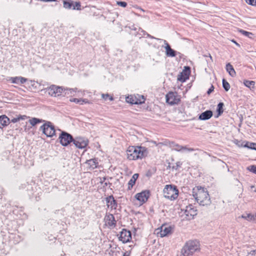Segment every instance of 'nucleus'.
<instances>
[{
    "label": "nucleus",
    "instance_id": "1",
    "mask_svg": "<svg viewBox=\"0 0 256 256\" xmlns=\"http://www.w3.org/2000/svg\"><path fill=\"white\" fill-rule=\"evenodd\" d=\"M192 196L200 206H208L211 204L208 190L204 188L198 186L194 188Z\"/></svg>",
    "mask_w": 256,
    "mask_h": 256
},
{
    "label": "nucleus",
    "instance_id": "2",
    "mask_svg": "<svg viewBox=\"0 0 256 256\" xmlns=\"http://www.w3.org/2000/svg\"><path fill=\"white\" fill-rule=\"evenodd\" d=\"M126 154L129 160H136L146 156L147 150L145 147L130 146L126 150Z\"/></svg>",
    "mask_w": 256,
    "mask_h": 256
},
{
    "label": "nucleus",
    "instance_id": "3",
    "mask_svg": "<svg viewBox=\"0 0 256 256\" xmlns=\"http://www.w3.org/2000/svg\"><path fill=\"white\" fill-rule=\"evenodd\" d=\"M199 243L196 240H189L182 250V254L183 256L192 255L194 252L199 250Z\"/></svg>",
    "mask_w": 256,
    "mask_h": 256
},
{
    "label": "nucleus",
    "instance_id": "4",
    "mask_svg": "<svg viewBox=\"0 0 256 256\" xmlns=\"http://www.w3.org/2000/svg\"><path fill=\"white\" fill-rule=\"evenodd\" d=\"M163 192L164 196L170 200H176L178 195V190L176 187L171 184L166 185Z\"/></svg>",
    "mask_w": 256,
    "mask_h": 256
},
{
    "label": "nucleus",
    "instance_id": "5",
    "mask_svg": "<svg viewBox=\"0 0 256 256\" xmlns=\"http://www.w3.org/2000/svg\"><path fill=\"white\" fill-rule=\"evenodd\" d=\"M40 130L47 137L52 138L56 135L54 126L50 122H46L40 127Z\"/></svg>",
    "mask_w": 256,
    "mask_h": 256
},
{
    "label": "nucleus",
    "instance_id": "6",
    "mask_svg": "<svg viewBox=\"0 0 256 256\" xmlns=\"http://www.w3.org/2000/svg\"><path fill=\"white\" fill-rule=\"evenodd\" d=\"M58 138L60 144L64 146H68L74 140L72 136L66 132H62L60 134Z\"/></svg>",
    "mask_w": 256,
    "mask_h": 256
},
{
    "label": "nucleus",
    "instance_id": "7",
    "mask_svg": "<svg viewBox=\"0 0 256 256\" xmlns=\"http://www.w3.org/2000/svg\"><path fill=\"white\" fill-rule=\"evenodd\" d=\"M46 90L49 95L52 96L56 97V96H59L62 94L64 88L52 84L48 88H46Z\"/></svg>",
    "mask_w": 256,
    "mask_h": 256
},
{
    "label": "nucleus",
    "instance_id": "8",
    "mask_svg": "<svg viewBox=\"0 0 256 256\" xmlns=\"http://www.w3.org/2000/svg\"><path fill=\"white\" fill-rule=\"evenodd\" d=\"M184 214L187 220H190L194 218V216L197 214V210L192 204H189L186 207L184 211Z\"/></svg>",
    "mask_w": 256,
    "mask_h": 256
},
{
    "label": "nucleus",
    "instance_id": "9",
    "mask_svg": "<svg viewBox=\"0 0 256 256\" xmlns=\"http://www.w3.org/2000/svg\"><path fill=\"white\" fill-rule=\"evenodd\" d=\"M166 102L170 105L178 104L180 102V98L176 92H169L166 95Z\"/></svg>",
    "mask_w": 256,
    "mask_h": 256
},
{
    "label": "nucleus",
    "instance_id": "10",
    "mask_svg": "<svg viewBox=\"0 0 256 256\" xmlns=\"http://www.w3.org/2000/svg\"><path fill=\"white\" fill-rule=\"evenodd\" d=\"M169 147L172 148V150H176L179 152H182L184 150L188 151V152H194L195 150L193 148H188L186 146H180L174 142H171L169 143Z\"/></svg>",
    "mask_w": 256,
    "mask_h": 256
},
{
    "label": "nucleus",
    "instance_id": "11",
    "mask_svg": "<svg viewBox=\"0 0 256 256\" xmlns=\"http://www.w3.org/2000/svg\"><path fill=\"white\" fill-rule=\"evenodd\" d=\"M72 142L76 148L80 149L85 148L88 143V140L82 137H76L74 138Z\"/></svg>",
    "mask_w": 256,
    "mask_h": 256
},
{
    "label": "nucleus",
    "instance_id": "12",
    "mask_svg": "<svg viewBox=\"0 0 256 256\" xmlns=\"http://www.w3.org/2000/svg\"><path fill=\"white\" fill-rule=\"evenodd\" d=\"M132 234L130 232L124 228L122 229L118 237L119 240L123 243H126L130 242Z\"/></svg>",
    "mask_w": 256,
    "mask_h": 256
},
{
    "label": "nucleus",
    "instance_id": "13",
    "mask_svg": "<svg viewBox=\"0 0 256 256\" xmlns=\"http://www.w3.org/2000/svg\"><path fill=\"white\" fill-rule=\"evenodd\" d=\"M162 41L164 42V44L165 45L164 48L166 50V54L167 56L174 57L178 54H180V52H177L176 51L172 49L166 40H163Z\"/></svg>",
    "mask_w": 256,
    "mask_h": 256
},
{
    "label": "nucleus",
    "instance_id": "14",
    "mask_svg": "<svg viewBox=\"0 0 256 256\" xmlns=\"http://www.w3.org/2000/svg\"><path fill=\"white\" fill-rule=\"evenodd\" d=\"M150 197L149 190H144L141 192L138 193L135 196V198L142 204L146 202Z\"/></svg>",
    "mask_w": 256,
    "mask_h": 256
},
{
    "label": "nucleus",
    "instance_id": "15",
    "mask_svg": "<svg viewBox=\"0 0 256 256\" xmlns=\"http://www.w3.org/2000/svg\"><path fill=\"white\" fill-rule=\"evenodd\" d=\"M104 220L106 224L110 228H114L116 226V221L112 214H106Z\"/></svg>",
    "mask_w": 256,
    "mask_h": 256
},
{
    "label": "nucleus",
    "instance_id": "16",
    "mask_svg": "<svg viewBox=\"0 0 256 256\" xmlns=\"http://www.w3.org/2000/svg\"><path fill=\"white\" fill-rule=\"evenodd\" d=\"M190 72V68L189 66H184V69L178 76V80L182 82H184L186 80L188 79Z\"/></svg>",
    "mask_w": 256,
    "mask_h": 256
},
{
    "label": "nucleus",
    "instance_id": "17",
    "mask_svg": "<svg viewBox=\"0 0 256 256\" xmlns=\"http://www.w3.org/2000/svg\"><path fill=\"white\" fill-rule=\"evenodd\" d=\"M106 202L108 208L110 207L111 209L114 210L116 208L117 202L112 195L106 197Z\"/></svg>",
    "mask_w": 256,
    "mask_h": 256
},
{
    "label": "nucleus",
    "instance_id": "18",
    "mask_svg": "<svg viewBox=\"0 0 256 256\" xmlns=\"http://www.w3.org/2000/svg\"><path fill=\"white\" fill-rule=\"evenodd\" d=\"M172 228L171 226H167L164 225H162L160 228V230L159 232V234L160 237H164L168 236V234L171 233Z\"/></svg>",
    "mask_w": 256,
    "mask_h": 256
},
{
    "label": "nucleus",
    "instance_id": "19",
    "mask_svg": "<svg viewBox=\"0 0 256 256\" xmlns=\"http://www.w3.org/2000/svg\"><path fill=\"white\" fill-rule=\"evenodd\" d=\"M212 112L207 110L199 115L198 119L202 120H206L210 118L212 116Z\"/></svg>",
    "mask_w": 256,
    "mask_h": 256
},
{
    "label": "nucleus",
    "instance_id": "20",
    "mask_svg": "<svg viewBox=\"0 0 256 256\" xmlns=\"http://www.w3.org/2000/svg\"><path fill=\"white\" fill-rule=\"evenodd\" d=\"M86 162L90 166L91 170L96 168L98 166V160L96 158L87 160Z\"/></svg>",
    "mask_w": 256,
    "mask_h": 256
},
{
    "label": "nucleus",
    "instance_id": "21",
    "mask_svg": "<svg viewBox=\"0 0 256 256\" xmlns=\"http://www.w3.org/2000/svg\"><path fill=\"white\" fill-rule=\"evenodd\" d=\"M12 82L16 84H23L27 80V79L22 76H16L11 78Z\"/></svg>",
    "mask_w": 256,
    "mask_h": 256
},
{
    "label": "nucleus",
    "instance_id": "22",
    "mask_svg": "<svg viewBox=\"0 0 256 256\" xmlns=\"http://www.w3.org/2000/svg\"><path fill=\"white\" fill-rule=\"evenodd\" d=\"M10 122L9 118L5 115L0 116V128L6 126Z\"/></svg>",
    "mask_w": 256,
    "mask_h": 256
},
{
    "label": "nucleus",
    "instance_id": "23",
    "mask_svg": "<svg viewBox=\"0 0 256 256\" xmlns=\"http://www.w3.org/2000/svg\"><path fill=\"white\" fill-rule=\"evenodd\" d=\"M138 174H134L128 182V190H130L136 184V181L138 178Z\"/></svg>",
    "mask_w": 256,
    "mask_h": 256
},
{
    "label": "nucleus",
    "instance_id": "24",
    "mask_svg": "<svg viewBox=\"0 0 256 256\" xmlns=\"http://www.w3.org/2000/svg\"><path fill=\"white\" fill-rule=\"evenodd\" d=\"M241 217L248 221L254 222L256 223V214H242Z\"/></svg>",
    "mask_w": 256,
    "mask_h": 256
},
{
    "label": "nucleus",
    "instance_id": "25",
    "mask_svg": "<svg viewBox=\"0 0 256 256\" xmlns=\"http://www.w3.org/2000/svg\"><path fill=\"white\" fill-rule=\"evenodd\" d=\"M226 71L228 72L229 74L231 76L234 77L236 76L235 70H234L232 66L230 63H228L226 64Z\"/></svg>",
    "mask_w": 256,
    "mask_h": 256
},
{
    "label": "nucleus",
    "instance_id": "26",
    "mask_svg": "<svg viewBox=\"0 0 256 256\" xmlns=\"http://www.w3.org/2000/svg\"><path fill=\"white\" fill-rule=\"evenodd\" d=\"M63 7L68 10H72L74 2L72 0H63Z\"/></svg>",
    "mask_w": 256,
    "mask_h": 256
},
{
    "label": "nucleus",
    "instance_id": "27",
    "mask_svg": "<svg viewBox=\"0 0 256 256\" xmlns=\"http://www.w3.org/2000/svg\"><path fill=\"white\" fill-rule=\"evenodd\" d=\"M77 88H64L62 93L64 96H72L74 94V93L76 92Z\"/></svg>",
    "mask_w": 256,
    "mask_h": 256
},
{
    "label": "nucleus",
    "instance_id": "28",
    "mask_svg": "<svg viewBox=\"0 0 256 256\" xmlns=\"http://www.w3.org/2000/svg\"><path fill=\"white\" fill-rule=\"evenodd\" d=\"M44 122V120H43L42 119L36 118H32L31 119H30L29 120V122L32 126H34L36 124Z\"/></svg>",
    "mask_w": 256,
    "mask_h": 256
},
{
    "label": "nucleus",
    "instance_id": "29",
    "mask_svg": "<svg viewBox=\"0 0 256 256\" xmlns=\"http://www.w3.org/2000/svg\"><path fill=\"white\" fill-rule=\"evenodd\" d=\"M224 106V104L222 102H220L218 104V107L216 109V112H218V117L219 116H220L224 112L223 108Z\"/></svg>",
    "mask_w": 256,
    "mask_h": 256
},
{
    "label": "nucleus",
    "instance_id": "30",
    "mask_svg": "<svg viewBox=\"0 0 256 256\" xmlns=\"http://www.w3.org/2000/svg\"><path fill=\"white\" fill-rule=\"evenodd\" d=\"M142 99H143V101L142 102V101L138 102V100H135L133 98H129L128 96L126 98V100L128 102H130V103L132 104H142V102H144V96H142Z\"/></svg>",
    "mask_w": 256,
    "mask_h": 256
},
{
    "label": "nucleus",
    "instance_id": "31",
    "mask_svg": "<svg viewBox=\"0 0 256 256\" xmlns=\"http://www.w3.org/2000/svg\"><path fill=\"white\" fill-rule=\"evenodd\" d=\"M244 84L246 86L252 89L254 88L255 82L252 80H244Z\"/></svg>",
    "mask_w": 256,
    "mask_h": 256
},
{
    "label": "nucleus",
    "instance_id": "32",
    "mask_svg": "<svg viewBox=\"0 0 256 256\" xmlns=\"http://www.w3.org/2000/svg\"><path fill=\"white\" fill-rule=\"evenodd\" d=\"M222 87L224 90L228 92L230 88V84L224 78L222 79Z\"/></svg>",
    "mask_w": 256,
    "mask_h": 256
},
{
    "label": "nucleus",
    "instance_id": "33",
    "mask_svg": "<svg viewBox=\"0 0 256 256\" xmlns=\"http://www.w3.org/2000/svg\"><path fill=\"white\" fill-rule=\"evenodd\" d=\"M244 147L250 149L256 150V143L247 142L244 145Z\"/></svg>",
    "mask_w": 256,
    "mask_h": 256
},
{
    "label": "nucleus",
    "instance_id": "34",
    "mask_svg": "<svg viewBox=\"0 0 256 256\" xmlns=\"http://www.w3.org/2000/svg\"><path fill=\"white\" fill-rule=\"evenodd\" d=\"M80 7H81L80 2H74L72 10H81Z\"/></svg>",
    "mask_w": 256,
    "mask_h": 256
},
{
    "label": "nucleus",
    "instance_id": "35",
    "mask_svg": "<svg viewBox=\"0 0 256 256\" xmlns=\"http://www.w3.org/2000/svg\"><path fill=\"white\" fill-rule=\"evenodd\" d=\"M240 32L241 34H242L243 35H244L247 37L250 38H252L251 37L252 36H253V34L252 32L244 30H240Z\"/></svg>",
    "mask_w": 256,
    "mask_h": 256
},
{
    "label": "nucleus",
    "instance_id": "36",
    "mask_svg": "<svg viewBox=\"0 0 256 256\" xmlns=\"http://www.w3.org/2000/svg\"><path fill=\"white\" fill-rule=\"evenodd\" d=\"M102 98L105 100H108V99L110 100V101H112L114 100V98L112 96H110L108 94H102Z\"/></svg>",
    "mask_w": 256,
    "mask_h": 256
},
{
    "label": "nucleus",
    "instance_id": "37",
    "mask_svg": "<svg viewBox=\"0 0 256 256\" xmlns=\"http://www.w3.org/2000/svg\"><path fill=\"white\" fill-rule=\"evenodd\" d=\"M247 170L252 172L254 174H256V166L251 165L247 168Z\"/></svg>",
    "mask_w": 256,
    "mask_h": 256
},
{
    "label": "nucleus",
    "instance_id": "38",
    "mask_svg": "<svg viewBox=\"0 0 256 256\" xmlns=\"http://www.w3.org/2000/svg\"><path fill=\"white\" fill-rule=\"evenodd\" d=\"M116 4L123 8H126L127 6V3L125 2H122V1H118L116 2Z\"/></svg>",
    "mask_w": 256,
    "mask_h": 256
},
{
    "label": "nucleus",
    "instance_id": "39",
    "mask_svg": "<svg viewBox=\"0 0 256 256\" xmlns=\"http://www.w3.org/2000/svg\"><path fill=\"white\" fill-rule=\"evenodd\" d=\"M70 101L71 102H74L76 104H80L82 98H72L70 99Z\"/></svg>",
    "mask_w": 256,
    "mask_h": 256
},
{
    "label": "nucleus",
    "instance_id": "40",
    "mask_svg": "<svg viewBox=\"0 0 256 256\" xmlns=\"http://www.w3.org/2000/svg\"><path fill=\"white\" fill-rule=\"evenodd\" d=\"M246 2L250 5L254 6H255V2L256 0H244Z\"/></svg>",
    "mask_w": 256,
    "mask_h": 256
},
{
    "label": "nucleus",
    "instance_id": "41",
    "mask_svg": "<svg viewBox=\"0 0 256 256\" xmlns=\"http://www.w3.org/2000/svg\"><path fill=\"white\" fill-rule=\"evenodd\" d=\"M146 38H150L152 39H156L158 40H160V41L163 40L162 39L155 38L154 36H152L150 34H148V33H146Z\"/></svg>",
    "mask_w": 256,
    "mask_h": 256
},
{
    "label": "nucleus",
    "instance_id": "42",
    "mask_svg": "<svg viewBox=\"0 0 256 256\" xmlns=\"http://www.w3.org/2000/svg\"><path fill=\"white\" fill-rule=\"evenodd\" d=\"M25 116H20L18 117V118H13V119L12 120V122H14V123H15V122H17L18 120H20V119L24 120V118L23 117H25Z\"/></svg>",
    "mask_w": 256,
    "mask_h": 256
},
{
    "label": "nucleus",
    "instance_id": "43",
    "mask_svg": "<svg viewBox=\"0 0 256 256\" xmlns=\"http://www.w3.org/2000/svg\"><path fill=\"white\" fill-rule=\"evenodd\" d=\"M171 142L170 141H168V140H166L162 142H159L157 146H159V145H164V146H169V143H170Z\"/></svg>",
    "mask_w": 256,
    "mask_h": 256
},
{
    "label": "nucleus",
    "instance_id": "44",
    "mask_svg": "<svg viewBox=\"0 0 256 256\" xmlns=\"http://www.w3.org/2000/svg\"><path fill=\"white\" fill-rule=\"evenodd\" d=\"M214 86L212 85L210 88L207 91V94H210L214 91Z\"/></svg>",
    "mask_w": 256,
    "mask_h": 256
},
{
    "label": "nucleus",
    "instance_id": "45",
    "mask_svg": "<svg viewBox=\"0 0 256 256\" xmlns=\"http://www.w3.org/2000/svg\"><path fill=\"white\" fill-rule=\"evenodd\" d=\"M86 104V103H89L88 100L87 99H82V101H81V103H80V104Z\"/></svg>",
    "mask_w": 256,
    "mask_h": 256
},
{
    "label": "nucleus",
    "instance_id": "46",
    "mask_svg": "<svg viewBox=\"0 0 256 256\" xmlns=\"http://www.w3.org/2000/svg\"><path fill=\"white\" fill-rule=\"evenodd\" d=\"M103 184L104 187L106 186H108L110 187V186L112 185V184L110 183L109 182H105Z\"/></svg>",
    "mask_w": 256,
    "mask_h": 256
},
{
    "label": "nucleus",
    "instance_id": "47",
    "mask_svg": "<svg viewBox=\"0 0 256 256\" xmlns=\"http://www.w3.org/2000/svg\"><path fill=\"white\" fill-rule=\"evenodd\" d=\"M141 32L142 33V36H146V33H147L146 31H144V30H143L142 29L140 28L139 29V32Z\"/></svg>",
    "mask_w": 256,
    "mask_h": 256
},
{
    "label": "nucleus",
    "instance_id": "48",
    "mask_svg": "<svg viewBox=\"0 0 256 256\" xmlns=\"http://www.w3.org/2000/svg\"><path fill=\"white\" fill-rule=\"evenodd\" d=\"M106 177H104L102 178H100V182L102 184H103L106 180Z\"/></svg>",
    "mask_w": 256,
    "mask_h": 256
},
{
    "label": "nucleus",
    "instance_id": "49",
    "mask_svg": "<svg viewBox=\"0 0 256 256\" xmlns=\"http://www.w3.org/2000/svg\"><path fill=\"white\" fill-rule=\"evenodd\" d=\"M232 42L234 43V44H236L238 46H240V45L238 42H236V40H232Z\"/></svg>",
    "mask_w": 256,
    "mask_h": 256
},
{
    "label": "nucleus",
    "instance_id": "50",
    "mask_svg": "<svg viewBox=\"0 0 256 256\" xmlns=\"http://www.w3.org/2000/svg\"><path fill=\"white\" fill-rule=\"evenodd\" d=\"M176 169H177L178 167H180V166L181 164H180V162H176Z\"/></svg>",
    "mask_w": 256,
    "mask_h": 256
},
{
    "label": "nucleus",
    "instance_id": "51",
    "mask_svg": "<svg viewBox=\"0 0 256 256\" xmlns=\"http://www.w3.org/2000/svg\"><path fill=\"white\" fill-rule=\"evenodd\" d=\"M256 252V250H252V251H251L250 254H254V253Z\"/></svg>",
    "mask_w": 256,
    "mask_h": 256
},
{
    "label": "nucleus",
    "instance_id": "52",
    "mask_svg": "<svg viewBox=\"0 0 256 256\" xmlns=\"http://www.w3.org/2000/svg\"><path fill=\"white\" fill-rule=\"evenodd\" d=\"M123 256H129V255L126 254V253H124V254H123Z\"/></svg>",
    "mask_w": 256,
    "mask_h": 256
},
{
    "label": "nucleus",
    "instance_id": "53",
    "mask_svg": "<svg viewBox=\"0 0 256 256\" xmlns=\"http://www.w3.org/2000/svg\"><path fill=\"white\" fill-rule=\"evenodd\" d=\"M178 55H179L180 58H182V54H178Z\"/></svg>",
    "mask_w": 256,
    "mask_h": 256
},
{
    "label": "nucleus",
    "instance_id": "54",
    "mask_svg": "<svg viewBox=\"0 0 256 256\" xmlns=\"http://www.w3.org/2000/svg\"><path fill=\"white\" fill-rule=\"evenodd\" d=\"M255 6H256V1L255 2Z\"/></svg>",
    "mask_w": 256,
    "mask_h": 256
},
{
    "label": "nucleus",
    "instance_id": "55",
    "mask_svg": "<svg viewBox=\"0 0 256 256\" xmlns=\"http://www.w3.org/2000/svg\"><path fill=\"white\" fill-rule=\"evenodd\" d=\"M255 192H256V190H255Z\"/></svg>",
    "mask_w": 256,
    "mask_h": 256
}]
</instances>
